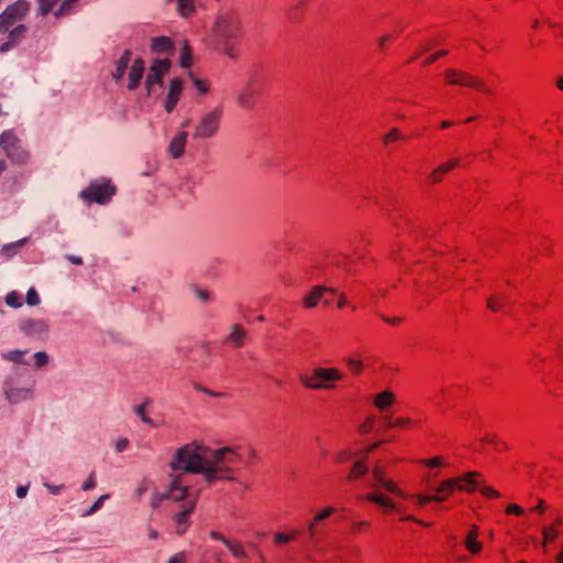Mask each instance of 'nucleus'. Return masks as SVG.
Returning a JSON list of instances; mask_svg holds the SVG:
<instances>
[{
	"mask_svg": "<svg viewBox=\"0 0 563 563\" xmlns=\"http://www.w3.org/2000/svg\"><path fill=\"white\" fill-rule=\"evenodd\" d=\"M232 457L233 452L228 448L213 451L192 442L179 448L169 465L173 471L201 474L208 483H213L227 471Z\"/></svg>",
	"mask_w": 563,
	"mask_h": 563,
	"instance_id": "1",
	"label": "nucleus"
},
{
	"mask_svg": "<svg viewBox=\"0 0 563 563\" xmlns=\"http://www.w3.org/2000/svg\"><path fill=\"white\" fill-rule=\"evenodd\" d=\"M114 195L115 187L112 185L111 180L106 177L91 180L89 186L79 192V197L84 201L99 205L108 203Z\"/></svg>",
	"mask_w": 563,
	"mask_h": 563,
	"instance_id": "2",
	"label": "nucleus"
},
{
	"mask_svg": "<svg viewBox=\"0 0 563 563\" xmlns=\"http://www.w3.org/2000/svg\"><path fill=\"white\" fill-rule=\"evenodd\" d=\"M0 148L7 157L15 165H25L30 159V154L25 151L12 130H5L0 135Z\"/></svg>",
	"mask_w": 563,
	"mask_h": 563,
	"instance_id": "3",
	"label": "nucleus"
},
{
	"mask_svg": "<svg viewBox=\"0 0 563 563\" xmlns=\"http://www.w3.org/2000/svg\"><path fill=\"white\" fill-rule=\"evenodd\" d=\"M25 369L14 366L12 373L3 380L4 398L12 405L33 398L34 391L30 387H15V377L21 376Z\"/></svg>",
	"mask_w": 563,
	"mask_h": 563,
	"instance_id": "4",
	"label": "nucleus"
},
{
	"mask_svg": "<svg viewBox=\"0 0 563 563\" xmlns=\"http://www.w3.org/2000/svg\"><path fill=\"white\" fill-rule=\"evenodd\" d=\"M342 375L335 368H323L317 367L313 369V376L309 377L308 375H300V382L307 387L311 389H323L329 388L327 382L341 379Z\"/></svg>",
	"mask_w": 563,
	"mask_h": 563,
	"instance_id": "5",
	"label": "nucleus"
},
{
	"mask_svg": "<svg viewBox=\"0 0 563 563\" xmlns=\"http://www.w3.org/2000/svg\"><path fill=\"white\" fill-rule=\"evenodd\" d=\"M172 63L168 58H155L148 68V73L145 80V87L147 96L154 95L155 85L163 87V77L169 70Z\"/></svg>",
	"mask_w": 563,
	"mask_h": 563,
	"instance_id": "6",
	"label": "nucleus"
},
{
	"mask_svg": "<svg viewBox=\"0 0 563 563\" xmlns=\"http://www.w3.org/2000/svg\"><path fill=\"white\" fill-rule=\"evenodd\" d=\"M222 117V110L216 108L212 111L206 113L196 126L194 134L195 139H210L219 130L220 120Z\"/></svg>",
	"mask_w": 563,
	"mask_h": 563,
	"instance_id": "7",
	"label": "nucleus"
},
{
	"mask_svg": "<svg viewBox=\"0 0 563 563\" xmlns=\"http://www.w3.org/2000/svg\"><path fill=\"white\" fill-rule=\"evenodd\" d=\"M444 75L448 78L449 84L451 85H461L470 88H475L484 92H489V89L486 87L484 80L479 77L452 68L446 69Z\"/></svg>",
	"mask_w": 563,
	"mask_h": 563,
	"instance_id": "8",
	"label": "nucleus"
},
{
	"mask_svg": "<svg viewBox=\"0 0 563 563\" xmlns=\"http://www.w3.org/2000/svg\"><path fill=\"white\" fill-rule=\"evenodd\" d=\"M19 330L27 338L42 340L48 333L49 325L43 319L25 318L19 321Z\"/></svg>",
	"mask_w": 563,
	"mask_h": 563,
	"instance_id": "9",
	"label": "nucleus"
},
{
	"mask_svg": "<svg viewBox=\"0 0 563 563\" xmlns=\"http://www.w3.org/2000/svg\"><path fill=\"white\" fill-rule=\"evenodd\" d=\"M235 25L232 21L222 20L217 23V35L221 42L222 49L231 58L235 57L231 40L235 36Z\"/></svg>",
	"mask_w": 563,
	"mask_h": 563,
	"instance_id": "10",
	"label": "nucleus"
},
{
	"mask_svg": "<svg viewBox=\"0 0 563 563\" xmlns=\"http://www.w3.org/2000/svg\"><path fill=\"white\" fill-rule=\"evenodd\" d=\"M197 497L194 499L187 500L185 504L180 506V510L175 514L174 521L176 523V532L178 534H184L189 527V516L194 511L196 507Z\"/></svg>",
	"mask_w": 563,
	"mask_h": 563,
	"instance_id": "11",
	"label": "nucleus"
},
{
	"mask_svg": "<svg viewBox=\"0 0 563 563\" xmlns=\"http://www.w3.org/2000/svg\"><path fill=\"white\" fill-rule=\"evenodd\" d=\"M181 91H183V80L177 77L173 78L169 81L168 92H167L166 101L164 104V108L168 113H170L177 106V102L179 100Z\"/></svg>",
	"mask_w": 563,
	"mask_h": 563,
	"instance_id": "12",
	"label": "nucleus"
},
{
	"mask_svg": "<svg viewBox=\"0 0 563 563\" xmlns=\"http://www.w3.org/2000/svg\"><path fill=\"white\" fill-rule=\"evenodd\" d=\"M30 10V3L26 0H18L14 3L8 5L5 10L0 14L1 21L10 16L15 22L22 20Z\"/></svg>",
	"mask_w": 563,
	"mask_h": 563,
	"instance_id": "13",
	"label": "nucleus"
},
{
	"mask_svg": "<svg viewBox=\"0 0 563 563\" xmlns=\"http://www.w3.org/2000/svg\"><path fill=\"white\" fill-rule=\"evenodd\" d=\"M27 27L24 24H19L12 30H9L8 40L1 44L0 53H7L14 48L25 36Z\"/></svg>",
	"mask_w": 563,
	"mask_h": 563,
	"instance_id": "14",
	"label": "nucleus"
},
{
	"mask_svg": "<svg viewBox=\"0 0 563 563\" xmlns=\"http://www.w3.org/2000/svg\"><path fill=\"white\" fill-rule=\"evenodd\" d=\"M327 292L336 295L338 290L335 288L325 286L313 287L311 292L303 298L305 306L307 308H314Z\"/></svg>",
	"mask_w": 563,
	"mask_h": 563,
	"instance_id": "15",
	"label": "nucleus"
},
{
	"mask_svg": "<svg viewBox=\"0 0 563 563\" xmlns=\"http://www.w3.org/2000/svg\"><path fill=\"white\" fill-rule=\"evenodd\" d=\"M151 51L157 55H169L174 52V44L167 36H156L152 38Z\"/></svg>",
	"mask_w": 563,
	"mask_h": 563,
	"instance_id": "16",
	"label": "nucleus"
},
{
	"mask_svg": "<svg viewBox=\"0 0 563 563\" xmlns=\"http://www.w3.org/2000/svg\"><path fill=\"white\" fill-rule=\"evenodd\" d=\"M172 481L169 484V489L167 493H170L172 496L169 499H174L175 501L185 500L189 496L188 486L180 485V476L179 475H170Z\"/></svg>",
	"mask_w": 563,
	"mask_h": 563,
	"instance_id": "17",
	"label": "nucleus"
},
{
	"mask_svg": "<svg viewBox=\"0 0 563 563\" xmlns=\"http://www.w3.org/2000/svg\"><path fill=\"white\" fill-rule=\"evenodd\" d=\"M187 132L179 131L169 142L168 153L174 158H179L184 154V150L187 143Z\"/></svg>",
	"mask_w": 563,
	"mask_h": 563,
	"instance_id": "18",
	"label": "nucleus"
},
{
	"mask_svg": "<svg viewBox=\"0 0 563 563\" xmlns=\"http://www.w3.org/2000/svg\"><path fill=\"white\" fill-rule=\"evenodd\" d=\"M481 477V474L477 472H468L462 476L453 477L454 479H460L461 485L464 486V488H456V490L461 492H474L477 486L482 484V482L478 479Z\"/></svg>",
	"mask_w": 563,
	"mask_h": 563,
	"instance_id": "19",
	"label": "nucleus"
},
{
	"mask_svg": "<svg viewBox=\"0 0 563 563\" xmlns=\"http://www.w3.org/2000/svg\"><path fill=\"white\" fill-rule=\"evenodd\" d=\"M209 536H210V538H212L214 540L221 541L235 558L244 556L245 552H244V548L241 543L232 542L229 539L221 536L217 531H211L209 533Z\"/></svg>",
	"mask_w": 563,
	"mask_h": 563,
	"instance_id": "20",
	"label": "nucleus"
},
{
	"mask_svg": "<svg viewBox=\"0 0 563 563\" xmlns=\"http://www.w3.org/2000/svg\"><path fill=\"white\" fill-rule=\"evenodd\" d=\"M166 3H175V9L181 18H188L196 12L195 0H166Z\"/></svg>",
	"mask_w": 563,
	"mask_h": 563,
	"instance_id": "21",
	"label": "nucleus"
},
{
	"mask_svg": "<svg viewBox=\"0 0 563 563\" xmlns=\"http://www.w3.org/2000/svg\"><path fill=\"white\" fill-rule=\"evenodd\" d=\"M456 488H464L463 485H461L460 479L449 478L446 481L441 482L435 488V495H442L448 498L453 490H456Z\"/></svg>",
	"mask_w": 563,
	"mask_h": 563,
	"instance_id": "22",
	"label": "nucleus"
},
{
	"mask_svg": "<svg viewBox=\"0 0 563 563\" xmlns=\"http://www.w3.org/2000/svg\"><path fill=\"white\" fill-rule=\"evenodd\" d=\"M563 522L561 517H556L551 526L542 527L541 531L543 534L542 548H547V543L553 541L559 536L558 527Z\"/></svg>",
	"mask_w": 563,
	"mask_h": 563,
	"instance_id": "23",
	"label": "nucleus"
},
{
	"mask_svg": "<svg viewBox=\"0 0 563 563\" xmlns=\"http://www.w3.org/2000/svg\"><path fill=\"white\" fill-rule=\"evenodd\" d=\"M245 338V332L240 324H233L231 327V332L225 339V343H229L235 347H240L243 345Z\"/></svg>",
	"mask_w": 563,
	"mask_h": 563,
	"instance_id": "24",
	"label": "nucleus"
},
{
	"mask_svg": "<svg viewBox=\"0 0 563 563\" xmlns=\"http://www.w3.org/2000/svg\"><path fill=\"white\" fill-rule=\"evenodd\" d=\"M477 536H478V528L476 526H473L464 541L466 549L470 552H472L473 554L478 553L482 549V544L477 541Z\"/></svg>",
	"mask_w": 563,
	"mask_h": 563,
	"instance_id": "25",
	"label": "nucleus"
},
{
	"mask_svg": "<svg viewBox=\"0 0 563 563\" xmlns=\"http://www.w3.org/2000/svg\"><path fill=\"white\" fill-rule=\"evenodd\" d=\"M27 350H11L1 353V358L8 362H12L14 364L29 365V362L24 360V355L27 353Z\"/></svg>",
	"mask_w": 563,
	"mask_h": 563,
	"instance_id": "26",
	"label": "nucleus"
},
{
	"mask_svg": "<svg viewBox=\"0 0 563 563\" xmlns=\"http://www.w3.org/2000/svg\"><path fill=\"white\" fill-rule=\"evenodd\" d=\"M395 399V396L391 391L385 390L375 396L374 405L380 410L389 407Z\"/></svg>",
	"mask_w": 563,
	"mask_h": 563,
	"instance_id": "27",
	"label": "nucleus"
},
{
	"mask_svg": "<svg viewBox=\"0 0 563 563\" xmlns=\"http://www.w3.org/2000/svg\"><path fill=\"white\" fill-rule=\"evenodd\" d=\"M507 303H509V301L507 300V298L501 295V294H498V295H495V296H490L487 298V307L492 310V311H499L500 309H503Z\"/></svg>",
	"mask_w": 563,
	"mask_h": 563,
	"instance_id": "28",
	"label": "nucleus"
},
{
	"mask_svg": "<svg viewBox=\"0 0 563 563\" xmlns=\"http://www.w3.org/2000/svg\"><path fill=\"white\" fill-rule=\"evenodd\" d=\"M365 499L388 509H393L395 507L393 501L382 494H368L365 496Z\"/></svg>",
	"mask_w": 563,
	"mask_h": 563,
	"instance_id": "29",
	"label": "nucleus"
},
{
	"mask_svg": "<svg viewBox=\"0 0 563 563\" xmlns=\"http://www.w3.org/2000/svg\"><path fill=\"white\" fill-rule=\"evenodd\" d=\"M59 0H36L38 4L37 15L46 16Z\"/></svg>",
	"mask_w": 563,
	"mask_h": 563,
	"instance_id": "30",
	"label": "nucleus"
},
{
	"mask_svg": "<svg viewBox=\"0 0 563 563\" xmlns=\"http://www.w3.org/2000/svg\"><path fill=\"white\" fill-rule=\"evenodd\" d=\"M143 76L144 74L139 71L137 69H130L128 89L135 90L139 87Z\"/></svg>",
	"mask_w": 563,
	"mask_h": 563,
	"instance_id": "31",
	"label": "nucleus"
},
{
	"mask_svg": "<svg viewBox=\"0 0 563 563\" xmlns=\"http://www.w3.org/2000/svg\"><path fill=\"white\" fill-rule=\"evenodd\" d=\"M368 467L363 461H357L354 463L351 473L349 475V479L352 481L358 476H363L367 473Z\"/></svg>",
	"mask_w": 563,
	"mask_h": 563,
	"instance_id": "32",
	"label": "nucleus"
},
{
	"mask_svg": "<svg viewBox=\"0 0 563 563\" xmlns=\"http://www.w3.org/2000/svg\"><path fill=\"white\" fill-rule=\"evenodd\" d=\"M128 66L129 65L125 64V60H117L115 69L111 73V76L117 84L122 81L123 76L128 69Z\"/></svg>",
	"mask_w": 563,
	"mask_h": 563,
	"instance_id": "33",
	"label": "nucleus"
},
{
	"mask_svg": "<svg viewBox=\"0 0 563 563\" xmlns=\"http://www.w3.org/2000/svg\"><path fill=\"white\" fill-rule=\"evenodd\" d=\"M110 498L109 494L101 495L84 514V517L91 516L101 509L103 503Z\"/></svg>",
	"mask_w": 563,
	"mask_h": 563,
	"instance_id": "34",
	"label": "nucleus"
},
{
	"mask_svg": "<svg viewBox=\"0 0 563 563\" xmlns=\"http://www.w3.org/2000/svg\"><path fill=\"white\" fill-rule=\"evenodd\" d=\"M4 300L9 307H12L15 309L22 307L21 296L15 290L8 292Z\"/></svg>",
	"mask_w": 563,
	"mask_h": 563,
	"instance_id": "35",
	"label": "nucleus"
},
{
	"mask_svg": "<svg viewBox=\"0 0 563 563\" xmlns=\"http://www.w3.org/2000/svg\"><path fill=\"white\" fill-rule=\"evenodd\" d=\"M191 49L188 44H185L181 52H180V67L181 68H189L191 63Z\"/></svg>",
	"mask_w": 563,
	"mask_h": 563,
	"instance_id": "36",
	"label": "nucleus"
},
{
	"mask_svg": "<svg viewBox=\"0 0 563 563\" xmlns=\"http://www.w3.org/2000/svg\"><path fill=\"white\" fill-rule=\"evenodd\" d=\"M191 290L195 294L196 298L202 302H209L212 299V295L205 288H201L199 286H192Z\"/></svg>",
	"mask_w": 563,
	"mask_h": 563,
	"instance_id": "37",
	"label": "nucleus"
},
{
	"mask_svg": "<svg viewBox=\"0 0 563 563\" xmlns=\"http://www.w3.org/2000/svg\"><path fill=\"white\" fill-rule=\"evenodd\" d=\"M172 496L170 493H155L152 498H151V507L153 509H156L159 507V505L162 504V501L164 500H167L169 499V497Z\"/></svg>",
	"mask_w": 563,
	"mask_h": 563,
	"instance_id": "38",
	"label": "nucleus"
},
{
	"mask_svg": "<svg viewBox=\"0 0 563 563\" xmlns=\"http://www.w3.org/2000/svg\"><path fill=\"white\" fill-rule=\"evenodd\" d=\"M145 406H146L145 404L136 406L134 408V412L140 417V419L144 423L150 424L152 427H155L154 421L150 417H147L146 413H145Z\"/></svg>",
	"mask_w": 563,
	"mask_h": 563,
	"instance_id": "39",
	"label": "nucleus"
},
{
	"mask_svg": "<svg viewBox=\"0 0 563 563\" xmlns=\"http://www.w3.org/2000/svg\"><path fill=\"white\" fill-rule=\"evenodd\" d=\"M34 360H35V367L36 368H41V367H44L47 363H48V360H49V356L46 352L44 351H38L36 353H34Z\"/></svg>",
	"mask_w": 563,
	"mask_h": 563,
	"instance_id": "40",
	"label": "nucleus"
},
{
	"mask_svg": "<svg viewBox=\"0 0 563 563\" xmlns=\"http://www.w3.org/2000/svg\"><path fill=\"white\" fill-rule=\"evenodd\" d=\"M373 486L379 487L380 484L386 479L385 478V472L380 466H375L373 468Z\"/></svg>",
	"mask_w": 563,
	"mask_h": 563,
	"instance_id": "41",
	"label": "nucleus"
},
{
	"mask_svg": "<svg viewBox=\"0 0 563 563\" xmlns=\"http://www.w3.org/2000/svg\"><path fill=\"white\" fill-rule=\"evenodd\" d=\"M41 302L40 296L34 287L29 288L26 292V303L29 306H37Z\"/></svg>",
	"mask_w": 563,
	"mask_h": 563,
	"instance_id": "42",
	"label": "nucleus"
},
{
	"mask_svg": "<svg viewBox=\"0 0 563 563\" xmlns=\"http://www.w3.org/2000/svg\"><path fill=\"white\" fill-rule=\"evenodd\" d=\"M417 500H418V504L420 506H423L426 505L427 503H430V501H443L445 500V497L442 496V495H434V496H423V495H417L416 496Z\"/></svg>",
	"mask_w": 563,
	"mask_h": 563,
	"instance_id": "43",
	"label": "nucleus"
},
{
	"mask_svg": "<svg viewBox=\"0 0 563 563\" xmlns=\"http://www.w3.org/2000/svg\"><path fill=\"white\" fill-rule=\"evenodd\" d=\"M457 165H459V159H456V158L451 159L450 162H446V163L440 165L437 168V173H440V175H442L444 173L450 172L453 167H455Z\"/></svg>",
	"mask_w": 563,
	"mask_h": 563,
	"instance_id": "44",
	"label": "nucleus"
},
{
	"mask_svg": "<svg viewBox=\"0 0 563 563\" xmlns=\"http://www.w3.org/2000/svg\"><path fill=\"white\" fill-rule=\"evenodd\" d=\"M188 75L192 79L195 87L200 93H206L208 91V86L205 81L196 78L191 71H189Z\"/></svg>",
	"mask_w": 563,
	"mask_h": 563,
	"instance_id": "45",
	"label": "nucleus"
},
{
	"mask_svg": "<svg viewBox=\"0 0 563 563\" xmlns=\"http://www.w3.org/2000/svg\"><path fill=\"white\" fill-rule=\"evenodd\" d=\"M297 533V531H294L291 534L276 533L274 539L276 543H287L292 540Z\"/></svg>",
	"mask_w": 563,
	"mask_h": 563,
	"instance_id": "46",
	"label": "nucleus"
},
{
	"mask_svg": "<svg viewBox=\"0 0 563 563\" xmlns=\"http://www.w3.org/2000/svg\"><path fill=\"white\" fill-rule=\"evenodd\" d=\"M379 487H383L390 493L402 495L400 489L391 481L385 479Z\"/></svg>",
	"mask_w": 563,
	"mask_h": 563,
	"instance_id": "47",
	"label": "nucleus"
},
{
	"mask_svg": "<svg viewBox=\"0 0 563 563\" xmlns=\"http://www.w3.org/2000/svg\"><path fill=\"white\" fill-rule=\"evenodd\" d=\"M334 508L333 507H327L325 509H323L322 511H320L313 519H314V522H320L324 519H327L330 515H332L334 512Z\"/></svg>",
	"mask_w": 563,
	"mask_h": 563,
	"instance_id": "48",
	"label": "nucleus"
},
{
	"mask_svg": "<svg viewBox=\"0 0 563 563\" xmlns=\"http://www.w3.org/2000/svg\"><path fill=\"white\" fill-rule=\"evenodd\" d=\"M96 473L91 472L87 481L82 484L81 489L85 492L91 490L96 487V481H95Z\"/></svg>",
	"mask_w": 563,
	"mask_h": 563,
	"instance_id": "49",
	"label": "nucleus"
},
{
	"mask_svg": "<svg viewBox=\"0 0 563 563\" xmlns=\"http://www.w3.org/2000/svg\"><path fill=\"white\" fill-rule=\"evenodd\" d=\"M347 366L354 372L360 373L362 369V362L352 357L346 358Z\"/></svg>",
	"mask_w": 563,
	"mask_h": 563,
	"instance_id": "50",
	"label": "nucleus"
},
{
	"mask_svg": "<svg viewBox=\"0 0 563 563\" xmlns=\"http://www.w3.org/2000/svg\"><path fill=\"white\" fill-rule=\"evenodd\" d=\"M400 137V131L398 129H393L388 134H386L383 137V141L385 144H387L389 141L398 140Z\"/></svg>",
	"mask_w": 563,
	"mask_h": 563,
	"instance_id": "51",
	"label": "nucleus"
},
{
	"mask_svg": "<svg viewBox=\"0 0 563 563\" xmlns=\"http://www.w3.org/2000/svg\"><path fill=\"white\" fill-rule=\"evenodd\" d=\"M44 487L53 495H58L64 488V485H53L51 483H44Z\"/></svg>",
	"mask_w": 563,
	"mask_h": 563,
	"instance_id": "52",
	"label": "nucleus"
},
{
	"mask_svg": "<svg viewBox=\"0 0 563 563\" xmlns=\"http://www.w3.org/2000/svg\"><path fill=\"white\" fill-rule=\"evenodd\" d=\"M446 55V51H439L438 53L429 56L424 62H423V65L427 66V65H431L433 64L438 58L442 57V56H445Z\"/></svg>",
	"mask_w": 563,
	"mask_h": 563,
	"instance_id": "53",
	"label": "nucleus"
},
{
	"mask_svg": "<svg viewBox=\"0 0 563 563\" xmlns=\"http://www.w3.org/2000/svg\"><path fill=\"white\" fill-rule=\"evenodd\" d=\"M186 562V553L179 552L175 555L170 556L167 563H185Z\"/></svg>",
	"mask_w": 563,
	"mask_h": 563,
	"instance_id": "54",
	"label": "nucleus"
},
{
	"mask_svg": "<svg viewBox=\"0 0 563 563\" xmlns=\"http://www.w3.org/2000/svg\"><path fill=\"white\" fill-rule=\"evenodd\" d=\"M481 493L486 496V497H490V498H497L499 497V493L497 490H495L494 488L492 487H482L481 489Z\"/></svg>",
	"mask_w": 563,
	"mask_h": 563,
	"instance_id": "55",
	"label": "nucleus"
},
{
	"mask_svg": "<svg viewBox=\"0 0 563 563\" xmlns=\"http://www.w3.org/2000/svg\"><path fill=\"white\" fill-rule=\"evenodd\" d=\"M128 445H129V440L126 438L119 439L115 443V452H118V453L123 452Z\"/></svg>",
	"mask_w": 563,
	"mask_h": 563,
	"instance_id": "56",
	"label": "nucleus"
},
{
	"mask_svg": "<svg viewBox=\"0 0 563 563\" xmlns=\"http://www.w3.org/2000/svg\"><path fill=\"white\" fill-rule=\"evenodd\" d=\"M506 512L519 516L522 515L525 511L520 506L511 504L507 507Z\"/></svg>",
	"mask_w": 563,
	"mask_h": 563,
	"instance_id": "57",
	"label": "nucleus"
},
{
	"mask_svg": "<svg viewBox=\"0 0 563 563\" xmlns=\"http://www.w3.org/2000/svg\"><path fill=\"white\" fill-rule=\"evenodd\" d=\"M15 247H10V243L2 246L1 253L7 256L8 258L12 257L14 254H16Z\"/></svg>",
	"mask_w": 563,
	"mask_h": 563,
	"instance_id": "58",
	"label": "nucleus"
},
{
	"mask_svg": "<svg viewBox=\"0 0 563 563\" xmlns=\"http://www.w3.org/2000/svg\"><path fill=\"white\" fill-rule=\"evenodd\" d=\"M30 485H21L16 487L15 494L18 498H24L27 495Z\"/></svg>",
	"mask_w": 563,
	"mask_h": 563,
	"instance_id": "59",
	"label": "nucleus"
},
{
	"mask_svg": "<svg viewBox=\"0 0 563 563\" xmlns=\"http://www.w3.org/2000/svg\"><path fill=\"white\" fill-rule=\"evenodd\" d=\"M131 69H137L139 71L143 73L144 74V70H145V64H144V60L142 58H136L132 66H131Z\"/></svg>",
	"mask_w": 563,
	"mask_h": 563,
	"instance_id": "60",
	"label": "nucleus"
},
{
	"mask_svg": "<svg viewBox=\"0 0 563 563\" xmlns=\"http://www.w3.org/2000/svg\"><path fill=\"white\" fill-rule=\"evenodd\" d=\"M373 423L374 418L367 417L365 423L360 427V431L364 433L368 432L372 429Z\"/></svg>",
	"mask_w": 563,
	"mask_h": 563,
	"instance_id": "61",
	"label": "nucleus"
},
{
	"mask_svg": "<svg viewBox=\"0 0 563 563\" xmlns=\"http://www.w3.org/2000/svg\"><path fill=\"white\" fill-rule=\"evenodd\" d=\"M547 509H548V505L545 504V501L543 499H539L537 506L533 507L531 510L536 511L538 514H542Z\"/></svg>",
	"mask_w": 563,
	"mask_h": 563,
	"instance_id": "62",
	"label": "nucleus"
},
{
	"mask_svg": "<svg viewBox=\"0 0 563 563\" xmlns=\"http://www.w3.org/2000/svg\"><path fill=\"white\" fill-rule=\"evenodd\" d=\"M68 13H70L69 9L62 3L59 8L54 12V15L55 18H62Z\"/></svg>",
	"mask_w": 563,
	"mask_h": 563,
	"instance_id": "63",
	"label": "nucleus"
},
{
	"mask_svg": "<svg viewBox=\"0 0 563 563\" xmlns=\"http://www.w3.org/2000/svg\"><path fill=\"white\" fill-rule=\"evenodd\" d=\"M199 347L205 355H209L211 353L210 342L202 341V342H200Z\"/></svg>",
	"mask_w": 563,
	"mask_h": 563,
	"instance_id": "64",
	"label": "nucleus"
}]
</instances>
